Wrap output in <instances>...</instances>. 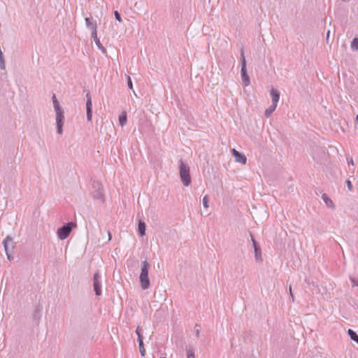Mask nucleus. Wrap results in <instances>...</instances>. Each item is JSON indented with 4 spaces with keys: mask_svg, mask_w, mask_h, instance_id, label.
Segmentation results:
<instances>
[{
    "mask_svg": "<svg viewBox=\"0 0 358 358\" xmlns=\"http://www.w3.org/2000/svg\"><path fill=\"white\" fill-rule=\"evenodd\" d=\"M150 267V265L146 260L142 262L139 280L141 287L144 290L148 289L150 285L148 278V271Z\"/></svg>",
    "mask_w": 358,
    "mask_h": 358,
    "instance_id": "nucleus-2",
    "label": "nucleus"
},
{
    "mask_svg": "<svg viewBox=\"0 0 358 358\" xmlns=\"http://www.w3.org/2000/svg\"><path fill=\"white\" fill-rule=\"evenodd\" d=\"M138 341L139 345H142V343H143V336L141 335V334H138Z\"/></svg>",
    "mask_w": 358,
    "mask_h": 358,
    "instance_id": "nucleus-27",
    "label": "nucleus"
},
{
    "mask_svg": "<svg viewBox=\"0 0 358 358\" xmlns=\"http://www.w3.org/2000/svg\"><path fill=\"white\" fill-rule=\"evenodd\" d=\"M93 287L96 296H101V278L99 272L97 271L94 274L93 277Z\"/></svg>",
    "mask_w": 358,
    "mask_h": 358,
    "instance_id": "nucleus-6",
    "label": "nucleus"
},
{
    "mask_svg": "<svg viewBox=\"0 0 358 358\" xmlns=\"http://www.w3.org/2000/svg\"><path fill=\"white\" fill-rule=\"evenodd\" d=\"M351 48L354 50L358 49V38H355L351 43Z\"/></svg>",
    "mask_w": 358,
    "mask_h": 358,
    "instance_id": "nucleus-20",
    "label": "nucleus"
},
{
    "mask_svg": "<svg viewBox=\"0 0 358 358\" xmlns=\"http://www.w3.org/2000/svg\"><path fill=\"white\" fill-rule=\"evenodd\" d=\"M138 231L141 236L145 234V224L143 221H140L138 226Z\"/></svg>",
    "mask_w": 358,
    "mask_h": 358,
    "instance_id": "nucleus-15",
    "label": "nucleus"
},
{
    "mask_svg": "<svg viewBox=\"0 0 358 358\" xmlns=\"http://www.w3.org/2000/svg\"><path fill=\"white\" fill-rule=\"evenodd\" d=\"M232 154H233L236 162L241 163L242 164H246L247 158L243 154L239 152L234 148L232 149Z\"/></svg>",
    "mask_w": 358,
    "mask_h": 358,
    "instance_id": "nucleus-8",
    "label": "nucleus"
},
{
    "mask_svg": "<svg viewBox=\"0 0 358 358\" xmlns=\"http://www.w3.org/2000/svg\"><path fill=\"white\" fill-rule=\"evenodd\" d=\"M251 239L252 241L253 248L255 250V257L257 262L262 261V251L261 248L259 245L257 243L255 240L253 238L252 236L251 235Z\"/></svg>",
    "mask_w": 358,
    "mask_h": 358,
    "instance_id": "nucleus-9",
    "label": "nucleus"
},
{
    "mask_svg": "<svg viewBox=\"0 0 358 358\" xmlns=\"http://www.w3.org/2000/svg\"><path fill=\"white\" fill-rule=\"evenodd\" d=\"M322 199L328 207H332L334 206L333 201L326 194L322 195Z\"/></svg>",
    "mask_w": 358,
    "mask_h": 358,
    "instance_id": "nucleus-19",
    "label": "nucleus"
},
{
    "mask_svg": "<svg viewBox=\"0 0 358 358\" xmlns=\"http://www.w3.org/2000/svg\"><path fill=\"white\" fill-rule=\"evenodd\" d=\"M289 292H290V296H291L292 300L294 301V296H293L292 292L291 286H289Z\"/></svg>",
    "mask_w": 358,
    "mask_h": 358,
    "instance_id": "nucleus-31",
    "label": "nucleus"
},
{
    "mask_svg": "<svg viewBox=\"0 0 358 358\" xmlns=\"http://www.w3.org/2000/svg\"><path fill=\"white\" fill-rule=\"evenodd\" d=\"M160 358H165V357H160Z\"/></svg>",
    "mask_w": 358,
    "mask_h": 358,
    "instance_id": "nucleus-35",
    "label": "nucleus"
},
{
    "mask_svg": "<svg viewBox=\"0 0 358 358\" xmlns=\"http://www.w3.org/2000/svg\"><path fill=\"white\" fill-rule=\"evenodd\" d=\"M127 85H128V87L130 90H133V84H132V81H131V79L129 76H127Z\"/></svg>",
    "mask_w": 358,
    "mask_h": 358,
    "instance_id": "nucleus-25",
    "label": "nucleus"
},
{
    "mask_svg": "<svg viewBox=\"0 0 358 358\" xmlns=\"http://www.w3.org/2000/svg\"><path fill=\"white\" fill-rule=\"evenodd\" d=\"M119 124L121 127H123L126 124L127 122V116L125 111H123L121 113V114L119 116Z\"/></svg>",
    "mask_w": 358,
    "mask_h": 358,
    "instance_id": "nucleus-13",
    "label": "nucleus"
},
{
    "mask_svg": "<svg viewBox=\"0 0 358 358\" xmlns=\"http://www.w3.org/2000/svg\"><path fill=\"white\" fill-rule=\"evenodd\" d=\"M346 184L348 185V189L352 190V185L350 180H346Z\"/></svg>",
    "mask_w": 358,
    "mask_h": 358,
    "instance_id": "nucleus-28",
    "label": "nucleus"
},
{
    "mask_svg": "<svg viewBox=\"0 0 358 358\" xmlns=\"http://www.w3.org/2000/svg\"><path fill=\"white\" fill-rule=\"evenodd\" d=\"M92 38L94 39L96 46L98 47V48L99 50H101L103 52H106V49L105 48L101 45L99 39L98 38V36H97V31H96V28L94 26L92 27Z\"/></svg>",
    "mask_w": 358,
    "mask_h": 358,
    "instance_id": "nucleus-10",
    "label": "nucleus"
},
{
    "mask_svg": "<svg viewBox=\"0 0 358 358\" xmlns=\"http://www.w3.org/2000/svg\"><path fill=\"white\" fill-rule=\"evenodd\" d=\"M276 107V106L271 105L267 109H266L264 113L266 117H269L273 113V112L275 110Z\"/></svg>",
    "mask_w": 358,
    "mask_h": 358,
    "instance_id": "nucleus-18",
    "label": "nucleus"
},
{
    "mask_svg": "<svg viewBox=\"0 0 358 358\" xmlns=\"http://www.w3.org/2000/svg\"><path fill=\"white\" fill-rule=\"evenodd\" d=\"M270 95L272 99V105L278 106L280 99V92L278 90L272 88L270 92Z\"/></svg>",
    "mask_w": 358,
    "mask_h": 358,
    "instance_id": "nucleus-11",
    "label": "nucleus"
},
{
    "mask_svg": "<svg viewBox=\"0 0 358 358\" xmlns=\"http://www.w3.org/2000/svg\"><path fill=\"white\" fill-rule=\"evenodd\" d=\"M329 34H330V31H327V38H329Z\"/></svg>",
    "mask_w": 358,
    "mask_h": 358,
    "instance_id": "nucleus-34",
    "label": "nucleus"
},
{
    "mask_svg": "<svg viewBox=\"0 0 358 358\" xmlns=\"http://www.w3.org/2000/svg\"><path fill=\"white\" fill-rule=\"evenodd\" d=\"M136 333L137 336L138 335V334H141V329L139 327L136 328Z\"/></svg>",
    "mask_w": 358,
    "mask_h": 358,
    "instance_id": "nucleus-30",
    "label": "nucleus"
},
{
    "mask_svg": "<svg viewBox=\"0 0 358 358\" xmlns=\"http://www.w3.org/2000/svg\"><path fill=\"white\" fill-rule=\"evenodd\" d=\"M355 121L358 124V115L356 116Z\"/></svg>",
    "mask_w": 358,
    "mask_h": 358,
    "instance_id": "nucleus-33",
    "label": "nucleus"
},
{
    "mask_svg": "<svg viewBox=\"0 0 358 358\" xmlns=\"http://www.w3.org/2000/svg\"><path fill=\"white\" fill-rule=\"evenodd\" d=\"M52 103H53V107L56 113V126H57V132L59 134H62L63 133V126L64 124V111L62 108L59 106V103L57 99V97L55 94H53L52 96Z\"/></svg>",
    "mask_w": 358,
    "mask_h": 358,
    "instance_id": "nucleus-1",
    "label": "nucleus"
},
{
    "mask_svg": "<svg viewBox=\"0 0 358 358\" xmlns=\"http://www.w3.org/2000/svg\"><path fill=\"white\" fill-rule=\"evenodd\" d=\"M11 244V248H13V244H12V239L9 237V236H7L3 241V246H4V248H5V251H6V255H7V257L8 259H10V255L8 252V248H9V244Z\"/></svg>",
    "mask_w": 358,
    "mask_h": 358,
    "instance_id": "nucleus-12",
    "label": "nucleus"
},
{
    "mask_svg": "<svg viewBox=\"0 0 358 358\" xmlns=\"http://www.w3.org/2000/svg\"><path fill=\"white\" fill-rule=\"evenodd\" d=\"M87 102H86V112H87V119L89 122L92 121V99L90 93L86 94Z\"/></svg>",
    "mask_w": 358,
    "mask_h": 358,
    "instance_id": "nucleus-7",
    "label": "nucleus"
},
{
    "mask_svg": "<svg viewBox=\"0 0 358 358\" xmlns=\"http://www.w3.org/2000/svg\"><path fill=\"white\" fill-rule=\"evenodd\" d=\"M179 173L182 184L186 187L189 186L191 183L189 167L182 161H180V162Z\"/></svg>",
    "mask_w": 358,
    "mask_h": 358,
    "instance_id": "nucleus-3",
    "label": "nucleus"
},
{
    "mask_svg": "<svg viewBox=\"0 0 358 358\" xmlns=\"http://www.w3.org/2000/svg\"><path fill=\"white\" fill-rule=\"evenodd\" d=\"M94 196L97 199H100L101 201H103V194L100 190H98L96 192H94Z\"/></svg>",
    "mask_w": 358,
    "mask_h": 358,
    "instance_id": "nucleus-21",
    "label": "nucleus"
},
{
    "mask_svg": "<svg viewBox=\"0 0 358 358\" xmlns=\"http://www.w3.org/2000/svg\"><path fill=\"white\" fill-rule=\"evenodd\" d=\"M348 164H349V165H352V166H353V165H354V162H353L352 158L348 159Z\"/></svg>",
    "mask_w": 358,
    "mask_h": 358,
    "instance_id": "nucleus-29",
    "label": "nucleus"
},
{
    "mask_svg": "<svg viewBox=\"0 0 358 358\" xmlns=\"http://www.w3.org/2000/svg\"><path fill=\"white\" fill-rule=\"evenodd\" d=\"M114 15H115V19L119 21L120 22H122V17H121V15L120 14V13L117 11V10H115L114 12Z\"/></svg>",
    "mask_w": 358,
    "mask_h": 358,
    "instance_id": "nucleus-23",
    "label": "nucleus"
},
{
    "mask_svg": "<svg viewBox=\"0 0 358 358\" xmlns=\"http://www.w3.org/2000/svg\"><path fill=\"white\" fill-rule=\"evenodd\" d=\"M85 21L86 26L91 30V34L92 33V27L94 25L96 28V31H97V24L96 21L92 22L90 17H85Z\"/></svg>",
    "mask_w": 358,
    "mask_h": 358,
    "instance_id": "nucleus-14",
    "label": "nucleus"
},
{
    "mask_svg": "<svg viewBox=\"0 0 358 358\" xmlns=\"http://www.w3.org/2000/svg\"><path fill=\"white\" fill-rule=\"evenodd\" d=\"M139 350H140L141 355L142 356H144L145 350V348H144V346H143V343H142V345H139Z\"/></svg>",
    "mask_w": 358,
    "mask_h": 358,
    "instance_id": "nucleus-26",
    "label": "nucleus"
},
{
    "mask_svg": "<svg viewBox=\"0 0 358 358\" xmlns=\"http://www.w3.org/2000/svg\"><path fill=\"white\" fill-rule=\"evenodd\" d=\"M348 334L350 337L351 340H352L353 341L356 342L358 344V335L355 331L350 329L348 330Z\"/></svg>",
    "mask_w": 358,
    "mask_h": 358,
    "instance_id": "nucleus-16",
    "label": "nucleus"
},
{
    "mask_svg": "<svg viewBox=\"0 0 358 358\" xmlns=\"http://www.w3.org/2000/svg\"><path fill=\"white\" fill-rule=\"evenodd\" d=\"M208 201H209L208 196V195H205L203 197V200H202L203 206V207L205 208H208Z\"/></svg>",
    "mask_w": 358,
    "mask_h": 358,
    "instance_id": "nucleus-22",
    "label": "nucleus"
},
{
    "mask_svg": "<svg viewBox=\"0 0 358 358\" xmlns=\"http://www.w3.org/2000/svg\"><path fill=\"white\" fill-rule=\"evenodd\" d=\"M76 224L73 222H68L62 227L57 229V236L60 240L66 239L71 234L73 227H76Z\"/></svg>",
    "mask_w": 358,
    "mask_h": 358,
    "instance_id": "nucleus-5",
    "label": "nucleus"
},
{
    "mask_svg": "<svg viewBox=\"0 0 358 358\" xmlns=\"http://www.w3.org/2000/svg\"><path fill=\"white\" fill-rule=\"evenodd\" d=\"M350 280L352 282L353 287H355V286L358 287V279H355V278L350 276Z\"/></svg>",
    "mask_w": 358,
    "mask_h": 358,
    "instance_id": "nucleus-24",
    "label": "nucleus"
},
{
    "mask_svg": "<svg viewBox=\"0 0 358 358\" xmlns=\"http://www.w3.org/2000/svg\"><path fill=\"white\" fill-rule=\"evenodd\" d=\"M187 358H195L194 349L192 346L186 347Z\"/></svg>",
    "mask_w": 358,
    "mask_h": 358,
    "instance_id": "nucleus-17",
    "label": "nucleus"
},
{
    "mask_svg": "<svg viewBox=\"0 0 358 358\" xmlns=\"http://www.w3.org/2000/svg\"><path fill=\"white\" fill-rule=\"evenodd\" d=\"M196 336H199V329L196 330Z\"/></svg>",
    "mask_w": 358,
    "mask_h": 358,
    "instance_id": "nucleus-32",
    "label": "nucleus"
},
{
    "mask_svg": "<svg viewBox=\"0 0 358 358\" xmlns=\"http://www.w3.org/2000/svg\"><path fill=\"white\" fill-rule=\"evenodd\" d=\"M241 76L243 84L245 87H247L250 85V78L247 73L246 69V61L244 55L243 50H241Z\"/></svg>",
    "mask_w": 358,
    "mask_h": 358,
    "instance_id": "nucleus-4",
    "label": "nucleus"
}]
</instances>
